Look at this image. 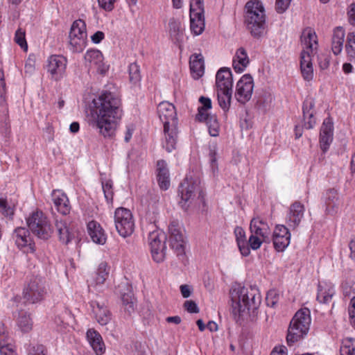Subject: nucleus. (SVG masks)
Segmentation results:
<instances>
[{
	"instance_id": "1",
	"label": "nucleus",
	"mask_w": 355,
	"mask_h": 355,
	"mask_svg": "<svg viewBox=\"0 0 355 355\" xmlns=\"http://www.w3.org/2000/svg\"><path fill=\"white\" fill-rule=\"evenodd\" d=\"M91 110L92 125L104 138L112 139L123 114L121 99L109 92L93 101Z\"/></svg>"
},
{
	"instance_id": "2",
	"label": "nucleus",
	"mask_w": 355,
	"mask_h": 355,
	"mask_svg": "<svg viewBox=\"0 0 355 355\" xmlns=\"http://www.w3.org/2000/svg\"><path fill=\"white\" fill-rule=\"evenodd\" d=\"M232 313L239 325L256 320L261 304L259 290L254 286H237L230 291Z\"/></svg>"
},
{
	"instance_id": "3",
	"label": "nucleus",
	"mask_w": 355,
	"mask_h": 355,
	"mask_svg": "<svg viewBox=\"0 0 355 355\" xmlns=\"http://www.w3.org/2000/svg\"><path fill=\"white\" fill-rule=\"evenodd\" d=\"M157 113L164 124L165 141L163 146L170 153L175 148L178 140V118L175 107L172 103L163 101L157 106Z\"/></svg>"
},
{
	"instance_id": "4",
	"label": "nucleus",
	"mask_w": 355,
	"mask_h": 355,
	"mask_svg": "<svg viewBox=\"0 0 355 355\" xmlns=\"http://www.w3.org/2000/svg\"><path fill=\"white\" fill-rule=\"evenodd\" d=\"M245 22L248 29L254 37L263 33L266 26L265 8L258 0H250L245 6Z\"/></svg>"
},
{
	"instance_id": "5",
	"label": "nucleus",
	"mask_w": 355,
	"mask_h": 355,
	"mask_svg": "<svg viewBox=\"0 0 355 355\" xmlns=\"http://www.w3.org/2000/svg\"><path fill=\"white\" fill-rule=\"evenodd\" d=\"M311 321V312L309 309L302 308L296 312L288 329L286 340L289 345L306 335Z\"/></svg>"
},
{
	"instance_id": "6",
	"label": "nucleus",
	"mask_w": 355,
	"mask_h": 355,
	"mask_svg": "<svg viewBox=\"0 0 355 355\" xmlns=\"http://www.w3.org/2000/svg\"><path fill=\"white\" fill-rule=\"evenodd\" d=\"M29 230L39 239L47 240L53 233V228L46 215L39 210L32 212L26 218Z\"/></svg>"
},
{
	"instance_id": "7",
	"label": "nucleus",
	"mask_w": 355,
	"mask_h": 355,
	"mask_svg": "<svg viewBox=\"0 0 355 355\" xmlns=\"http://www.w3.org/2000/svg\"><path fill=\"white\" fill-rule=\"evenodd\" d=\"M47 294L45 280L40 276H31L23 290V297L26 302L36 304L42 301Z\"/></svg>"
},
{
	"instance_id": "8",
	"label": "nucleus",
	"mask_w": 355,
	"mask_h": 355,
	"mask_svg": "<svg viewBox=\"0 0 355 355\" xmlns=\"http://www.w3.org/2000/svg\"><path fill=\"white\" fill-rule=\"evenodd\" d=\"M114 224L119 234L123 238L131 236L135 231V219L128 209L119 207L115 210Z\"/></svg>"
},
{
	"instance_id": "9",
	"label": "nucleus",
	"mask_w": 355,
	"mask_h": 355,
	"mask_svg": "<svg viewBox=\"0 0 355 355\" xmlns=\"http://www.w3.org/2000/svg\"><path fill=\"white\" fill-rule=\"evenodd\" d=\"M178 191L182 200L180 203L184 209H187L189 206L186 205V204L188 202H191L197 193H198V198H200L202 200L204 198L205 194L200 180H194L191 178H189V176H187L180 184Z\"/></svg>"
},
{
	"instance_id": "10",
	"label": "nucleus",
	"mask_w": 355,
	"mask_h": 355,
	"mask_svg": "<svg viewBox=\"0 0 355 355\" xmlns=\"http://www.w3.org/2000/svg\"><path fill=\"white\" fill-rule=\"evenodd\" d=\"M69 44L74 52H81L86 46V24L83 20L73 21L69 33Z\"/></svg>"
},
{
	"instance_id": "11",
	"label": "nucleus",
	"mask_w": 355,
	"mask_h": 355,
	"mask_svg": "<svg viewBox=\"0 0 355 355\" xmlns=\"http://www.w3.org/2000/svg\"><path fill=\"white\" fill-rule=\"evenodd\" d=\"M166 236L162 232L153 231L149 234L148 241L153 260L157 263L162 262L165 257Z\"/></svg>"
},
{
	"instance_id": "12",
	"label": "nucleus",
	"mask_w": 355,
	"mask_h": 355,
	"mask_svg": "<svg viewBox=\"0 0 355 355\" xmlns=\"http://www.w3.org/2000/svg\"><path fill=\"white\" fill-rule=\"evenodd\" d=\"M170 247L173 250L180 259H184L185 255V242L179 225L171 223L168 226Z\"/></svg>"
},
{
	"instance_id": "13",
	"label": "nucleus",
	"mask_w": 355,
	"mask_h": 355,
	"mask_svg": "<svg viewBox=\"0 0 355 355\" xmlns=\"http://www.w3.org/2000/svg\"><path fill=\"white\" fill-rule=\"evenodd\" d=\"M67 60L62 55H53L48 58L46 69L51 78L58 81L63 78L66 72Z\"/></svg>"
},
{
	"instance_id": "14",
	"label": "nucleus",
	"mask_w": 355,
	"mask_h": 355,
	"mask_svg": "<svg viewBox=\"0 0 355 355\" xmlns=\"http://www.w3.org/2000/svg\"><path fill=\"white\" fill-rule=\"evenodd\" d=\"M253 80L251 76L245 74L236 84L235 96L237 101L241 103L248 101L252 94Z\"/></svg>"
},
{
	"instance_id": "15",
	"label": "nucleus",
	"mask_w": 355,
	"mask_h": 355,
	"mask_svg": "<svg viewBox=\"0 0 355 355\" xmlns=\"http://www.w3.org/2000/svg\"><path fill=\"white\" fill-rule=\"evenodd\" d=\"M15 243L19 248L25 253H33L35 250V243L28 230L24 227H18L14 232Z\"/></svg>"
},
{
	"instance_id": "16",
	"label": "nucleus",
	"mask_w": 355,
	"mask_h": 355,
	"mask_svg": "<svg viewBox=\"0 0 355 355\" xmlns=\"http://www.w3.org/2000/svg\"><path fill=\"white\" fill-rule=\"evenodd\" d=\"M85 60L89 67L94 68L100 73L107 71V67L103 62V55L99 50H88L85 55Z\"/></svg>"
},
{
	"instance_id": "17",
	"label": "nucleus",
	"mask_w": 355,
	"mask_h": 355,
	"mask_svg": "<svg viewBox=\"0 0 355 355\" xmlns=\"http://www.w3.org/2000/svg\"><path fill=\"white\" fill-rule=\"evenodd\" d=\"M291 234L286 227L278 225L273 232V245L277 252H283L290 243Z\"/></svg>"
},
{
	"instance_id": "18",
	"label": "nucleus",
	"mask_w": 355,
	"mask_h": 355,
	"mask_svg": "<svg viewBox=\"0 0 355 355\" xmlns=\"http://www.w3.org/2000/svg\"><path fill=\"white\" fill-rule=\"evenodd\" d=\"M91 307L96 320L101 325H106L112 320V313L103 302L92 301Z\"/></svg>"
},
{
	"instance_id": "19",
	"label": "nucleus",
	"mask_w": 355,
	"mask_h": 355,
	"mask_svg": "<svg viewBox=\"0 0 355 355\" xmlns=\"http://www.w3.org/2000/svg\"><path fill=\"white\" fill-rule=\"evenodd\" d=\"M333 140V123L329 118L324 120L320 128V144L322 150L325 153Z\"/></svg>"
},
{
	"instance_id": "20",
	"label": "nucleus",
	"mask_w": 355,
	"mask_h": 355,
	"mask_svg": "<svg viewBox=\"0 0 355 355\" xmlns=\"http://www.w3.org/2000/svg\"><path fill=\"white\" fill-rule=\"evenodd\" d=\"M52 201L58 210L62 215H67L71 211V205L67 195L60 190H54L51 193Z\"/></svg>"
},
{
	"instance_id": "21",
	"label": "nucleus",
	"mask_w": 355,
	"mask_h": 355,
	"mask_svg": "<svg viewBox=\"0 0 355 355\" xmlns=\"http://www.w3.org/2000/svg\"><path fill=\"white\" fill-rule=\"evenodd\" d=\"M87 339L96 355H102L105 352V345L101 335L94 329H89L86 333Z\"/></svg>"
},
{
	"instance_id": "22",
	"label": "nucleus",
	"mask_w": 355,
	"mask_h": 355,
	"mask_svg": "<svg viewBox=\"0 0 355 355\" xmlns=\"http://www.w3.org/2000/svg\"><path fill=\"white\" fill-rule=\"evenodd\" d=\"M300 69L302 77L306 81H310L313 78L312 60L309 51L302 50L300 55Z\"/></svg>"
},
{
	"instance_id": "23",
	"label": "nucleus",
	"mask_w": 355,
	"mask_h": 355,
	"mask_svg": "<svg viewBox=\"0 0 355 355\" xmlns=\"http://www.w3.org/2000/svg\"><path fill=\"white\" fill-rule=\"evenodd\" d=\"M217 90L232 89L233 81L232 72L228 68L220 69L216 76Z\"/></svg>"
},
{
	"instance_id": "24",
	"label": "nucleus",
	"mask_w": 355,
	"mask_h": 355,
	"mask_svg": "<svg viewBox=\"0 0 355 355\" xmlns=\"http://www.w3.org/2000/svg\"><path fill=\"white\" fill-rule=\"evenodd\" d=\"M157 178L160 189L167 190L170 187L169 171L166 162L163 159L157 162Z\"/></svg>"
},
{
	"instance_id": "25",
	"label": "nucleus",
	"mask_w": 355,
	"mask_h": 355,
	"mask_svg": "<svg viewBox=\"0 0 355 355\" xmlns=\"http://www.w3.org/2000/svg\"><path fill=\"white\" fill-rule=\"evenodd\" d=\"M304 206L300 202H295L291 205L288 215V220L291 227L295 228L299 225L304 217Z\"/></svg>"
},
{
	"instance_id": "26",
	"label": "nucleus",
	"mask_w": 355,
	"mask_h": 355,
	"mask_svg": "<svg viewBox=\"0 0 355 355\" xmlns=\"http://www.w3.org/2000/svg\"><path fill=\"white\" fill-rule=\"evenodd\" d=\"M87 231L92 240L98 244L103 245L107 239L105 231L101 225L95 220L87 223Z\"/></svg>"
},
{
	"instance_id": "27",
	"label": "nucleus",
	"mask_w": 355,
	"mask_h": 355,
	"mask_svg": "<svg viewBox=\"0 0 355 355\" xmlns=\"http://www.w3.org/2000/svg\"><path fill=\"white\" fill-rule=\"evenodd\" d=\"M314 105V101L311 98L306 99L303 103L304 126L306 129H312L316 123V119L313 111Z\"/></svg>"
},
{
	"instance_id": "28",
	"label": "nucleus",
	"mask_w": 355,
	"mask_h": 355,
	"mask_svg": "<svg viewBox=\"0 0 355 355\" xmlns=\"http://www.w3.org/2000/svg\"><path fill=\"white\" fill-rule=\"evenodd\" d=\"M190 70L193 78H200L205 71L204 60L201 54L195 53L190 57Z\"/></svg>"
},
{
	"instance_id": "29",
	"label": "nucleus",
	"mask_w": 355,
	"mask_h": 355,
	"mask_svg": "<svg viewBox=\"0 0 355 355\" xmlns=\"http://www.w3.org/2000/svg\"><path fill=\"white\" fill-rule=\"evenodd\" d=\"M249 64V58L244 48L237 49L233 59V67L236 72H242Z\"/></svg>"
},
{
	"instance_id": "30",
	"label": "nucleus",
	"mask_w": 355,
	"mask_h": 355,
	"mask_svg": "<svg viewBox=\"0 0 355 355\" xmlns=\"http://www.w3.org/2000/svg\"><path fill=\"white\" fill-rule=\"evenodd\" d=\"M345 33L343 27H336L334 31L331 41V49L334 55L340 54L343 48Z\"/></svg>"
},
{
	"instance_id": "31",
	"label": "nucleus",
	"mask_w": 355,
	"mask_h": 355,
	"mask_svg": "<svg viewBox=\"0 0 355 355\" xmlns=\"http://www.w3.org/2000/svg\"><path fill=\"white\" fill-rule=\"evenodd\" d=\"M234 232L241 254L245 257L248 256L250 253V250L246 240V236L244 230L242 227L237 226L235 227Z\"/></svg>"
},
{
	"instance_id": "32",
	"label": "nucleus",
	"mask_w": 355,
	"mask_h": 355,
	"mask_svg": "<svg viewBox=\"0 0 355 355\" xmlns=\"http://www.w3.org/2000/svg\"><path fill=\"white\" fill-rule=\"evenodd\" d=\"M334 293L335 291L333 286L327 285V284H320L318 286L317 300L320 303H329L331 300Z\"/></svg>"
},
{
	"instance_id": "33",
	"label": "nucleus",
	"mask_w": 355,
	"mask_h": 355,
	"mask_svg": "<svg viewBox=\"0 0 355 355\" xmlns=\"http://www.w3.org/2000/svg\"><path fill=\"white\" fill-rule=\"evenodd\" d=\"M55 227L60 241L64 244H68L73 239V234L69 232L67 223L62 220H56Z\"/></svg>"
},
{
	"instance_id": "34",
	"label": "nucleus",
	"mask_w": 355,
	"mask_h": 355,
	"mask_svg": "<svg viewBox=\"0 0 355 355\" xmlns=\"http://www.w3.org/2000/svg\"><path fill=\"white\" fill-rule=\"evenodd\" d=\"M17 324L22 332H28L32 329L33 321L29 314L21 311L17 318Z\"/></svg>"
},
{
	"instance_id": "35",
	"label": "nucleus",
	"mask_w": 355,
	"mask_h": 355,
	"mask_svg": "<svg viewBox=\"0 0 355 355\" xmlns=\"http://www.w3.org/2000/svg\"><path fill=\"white\" fill-rule=\"evenodd\" d=\"M232 89L217 90L218 101L220 107L225 111H227L230 107Z\"/></svg>"
},
{
	"instance_id": "36",
	"label": "nucleus",
	"mask_w": 355,
	"mask_h": 355,
	"mask_svg": "<svg viewBox=\"0 0 355 355\" xmlns=\"http://www.w3.org/2000/svg\"><path fill=\"white\" fill-rule=\"evenodd\" d=\"M316 37L315 33L311 30H306L303 32L301 40L304 48L306 49L305 51H309L310 53L312 52L313 45L317 44Z\"/></svg>"
},
{
	"instance_id": "37",
	"label": "nucleus",
	"mask_w": 355,
	"mask_h": 355,
	"mask_svg": "<svg viewBox=\"0 0 355 355\" xmlns=\"http://www.w3.org/2000/svg\"><path fill=\"white\" fill-rule=\"evenodd\" d=\"M191 30L196 35H200L205 28L204 15H190Z\"/></svg>"
},
{
	"instance_id": "38",
	"label": "nucleus",
	"mask_w": 355,
	"mask_h": 355,
	"mask_svg": "<svg viewBox=\"0 0 355 355\" xmlns=\"http://www.w3.org/2000/svg\"><path fill=\"white\" fill-rule=\"evenodd\" d=\"M266 223L263 219L259 217L253 218L251 220L250 229L252 234L255 235H261V237H264V227Z\"/></svg>"
},
{
	"instance_id": "39",
	"label": "nucleus",
	"mask_w": 355,
	"mask_h": 355,
	"mask_svg": "<svg viewBox=\"0 0 355 355\" xmlns=\"http://www.w3.org/2000/svg\"><path fill=\"white\" fill-rule=\"evenodd\" d=\"M338 193L337 191L331 189L327 191L325 197V202L327 205V211L330 213L334 211V208L336 205L338 201Z\"/></svg>"
},
{
	"instance_id": "40",
	"label": "nucleus",
	"mask_w": 355,
	"mask_h": 355,
	"mask_svg": "<svg viewBox=\"0 0 355 355\" xmlns=\"http://www.w3.org/2000/svg\"><path fill=\"white\" fill-rule=\"evenodd\" d=\"M109 275V268L105 261L101 262L98 267L95 278L96 284H102L105 282Z\"/></svg>"
},
{
	"instance_id": "41",
	"label": "nucleus",
	"mask_w": 355,
	"mask_h": 355,
	"mask_svg": "<svg viewBox=\"0 0 355 355\" xmlns=\"http://www.w3.org/2000/svg\"><path fill=\"white\" fill-rule=\"evenodd\" d=\"M340 355H355V339L347 338L343 340Z\"/></svg>"
},
{
	"instance_id": "42",
	"label": "nucleus",
	"mask_w": 355,
	"mask_h": 355,
	"mask_svg": "<svg viewBox=\"0 0 355 355\" xmlns=\"http://www.w3.org/2000/svg\"><path fill=\"white\" fill-rule=\"evenodd\" d=\"M345 50L349 57L355 58V33H349L347 35Z\"/></svg>"
},
{
	"instance_id": "43",
	"label": "nucleus",
	"mask_w": 355,
	"mask_h": 355,
	"mask_svg": "<svg viewBox=\"0 0 355 355\" xmlns=\"http://www.w3.org/2000/svg\"><path fill=\"white\" fill-rule=\"evenodd\" d=\"M204 0L190 1V15H204Z\"/></svg>"
},
{
	"instance_id": "44",
	"label": "nucleus",
	"mask_w": 355,
	"mask_h": 355,
	"mask_svg": "<svg viewBox=\"0 0 355 355\" xmlns=\"http://www.w3.org/2000/svg\"><path fill=\"white\" fill-rule=\"evenodd\" d=\"M0 213L9 218H12L15 214V208L13 206L8 205L6 199L0 198Z\"/></svg>"
},
{
	"instance_id": "45",
	"label": "nucleus",
	"mask_w": 355,
	"mask_h": 355,
	"mask_svg": "<svg viewBox=\"0 0 355 355\" xmlns=\"http://www.w3.org/2000/svg\"><path fill=\"white\" fill-rule=\"evenodd\" d=\"M121 300L123 305L125 306V309L128 313H131L134 311L135 298L131 292L122 294Z\"/></svg>"
},
{
	"instance_id": "46",
	"label": "nucleus",
	"mask_w": 355,
	"mask_h": 355,
	"mask_svg": "<svg viewBox=\"0 0 355 355\" xmlns=\"http://www.w3.org/2000/svg\"><path fill=\"white\" fill-rule=\"evenodd\" d=\"M130 80L133 83H139L141 80L139 66L136 63H131L129 66Z\"/></svg>"
},
{
	"instance_id": "47",
	"label": "nucleus",
	"mask_w": 355,
	"mask_h": 355,
	"mask_svg": "<svg viewBox=\"0 0 355 355\" xmlns=\"http://www.w3.org/2000/svg\"><path fill=\"white\" fill-rule=\"evenodd\" d=\"M209 129V132L211 136L216 137L219 134V124L215 116H210L209 119L205 121Z\"/></svg>"
},
{
	"instance_id": "48",
	"label": "nucleus",
	"mask_w": 355,
	"mask_h": 355,
	"mask_svg": "<svg viewBox=\"0 0 355 355\" xmlns=\"http://www.w3.org/2000/svg\"><path fill=\"white\" fill-rule=\"evenodd\" d=\"M27 355H47V349L42 344H32L27 348Z\"/></svg>"
},
{
	"instance_id": "49",
	"label": "nucleus",
	"mask_w": 355,
	"mask_h": 355,
	"mask_svg": "<svg viewBox=\"0 0 355 355\" xmlns=\"http://www.w3.org/2000/svg\"><path fill=\"white\" fill-rule=\"evenodd\" d=\"M15 41L21 49L27 50L28 45L25 38V31L21 28H18L15 33Z\"/></svg>"
},
{
	"instance_id": "50",
	"label": "nucleus",
	"mask_w": 355,
	"mask_h": 355,
	"mask_svg": "<svg viewBox=\"0 0 355 355\" xmlns=\"http://www.w3.org/2000/svg\"><path fill=\"white\" fill-rule=\"evenodd\" d=\"M10 344H14L13 339L9 335L8 330L2 325V329H0V347L8 346Z\"/></svg>"
},
{
	"instance_id": "51",
	"label": "nucleus",
	"mask_w": 355,
	"mask_h": 355,
	"mask_svg": "<svg viewBox=\"0 0 355 355\" xmlns=\"http://www.w3.org/2000/svg\"><path fill=\"white\" fill-rule=\"evenodd\" d=\"M261 238V235H255L254 234L251 233L249 240L247 241L249 248L252 250H257L259 248L262 243Z\"/></svg>"
},
{
	"instance_id": "52",
	"label": "nucleus",
	"mask_w": 355,
	"mask_h": 355,
	"mask_svg": "<svg viewBox=\"0 0 355 355\" xmlns=\"http://www.w3.org/2000/svg\"><path fill=\"white\" fill-rule=\"evenodd\" d=\"M331 55L329 53H321L318 55V64L322 70L327 69L330 63Z\"/></svg>"
},
{
	"instance_id": "53",
	"label": "nucleus",
	"mask_w": 355,
	"mask_h": 355,
	"mask_svg": "<svg viewBox=\"0 0 355 355\" xmlns=\"http://www.w3.org/2000/svg\"><path fill=\"white\" fill-rule=\"evenodd\" d=\"M103 191L107 202H112L113 199V191L112 184L109 182L103 184Z\"/></svg>"
},
{
	"instance_id": "54",
	"label": "nucleus",
	"mask_w": 355,
	"mask_h": 355,
	"mask_svg": "<svg viewBox=\"0 0 355 355\" xmlns=\"http://www.w3.org/2000/svg\"><path fill=\"white\" fill-rule=\"evenodd\" d=\"M291 0H276L275 9L278 13H284L289 7Z\"/></svg>"
},
{
	"instance_id": "55",
	"label": "nucleus",
	"mask_w": 355,
	"mask_h": 355,
	"mask_svg": "<svg viewBox=\"0 0 355 355\" xmlns=\"http://www.w3.org/2000/svg\"><path fill=\"white\" fill-rule=\"evenodd\" d=\"M1 355H18L16 352L15 344H10L8 346H1L0 347Z\"/></svg>"
},
{
	"instance_id": "56",
	"label": "nucleus",
	"mask_w": 355,
	"mask_h": 355,
	"mask_svg": "<svg viewBox=\"0 0 355 355\" xmlns=\"http://www.w3.org/2000/svg\"><path fill=\"white\" fill-rule=\"evenodd\" d=\"M208 110H209L198 107V114H196V119L200 122L207 121L210 116H212V115L209 114Z\"/></svg>"
},
{
	"instance_id": "57",
	"label": "nucleus",
	"mask_w": 355,
	"mask_h": 355,
	"mask_svg": "<svg viewBox=\"0 0 355 355\" xmlns=\"http://www.w3.org/2000/svg\"><path fill=\"white\" fill-rule=\"evenodd\" d=\"M184 306L185 309L191 313H196L199 312V308L198 307L197 304L193 300H187L184 303Z\"/></svg>"
},
{
	"instance_id": "58",
	"label": "nucleus",
	"mask_w": 355,
	"mask_h": 355,
	"mask_svg": "<svg viewBox=\"0 0 355 355\" xmlns=\"http://www.w3.org/2000/svg\"><path fill=\"white\" fill-rule=\"evenodd\" d=\"M209 159L211 168L213 171V173H215V171L218 170V165L216 162V152L215 148L210 149L209 150Z\"/></svg>"
},
{
	"instance_id": "59",
	"label": "nucleus",
	"mask_w": 355,
	"mask_h": 355,
	"mask_svg": "<svg viewBox=\"0 0 355 355\" xmlns=\"http://www.w3.org/2000/svg\"><path fill=\"white\" fill-rule=\"evenodd\" d=\"M99 6L107 11H111L114 8L116 0H98Z\"/></svg>"
},
{
	"instance_id": "60",
	"label": "nucleus",
	"mask_w": 355,
	"mask_h": 355,
	"mask_svg": "<svg viewBox=\"0 0 355 355\" xmlns=\"http://www.w3.org/2000/svg\"><path fill=\"white\" fill-rule=\"evenodd\" d=\"M5 86L3 72L0 69V103L4 101L3 95L5 94Z\"/></svg>"
},
{
	"instance_id": "61",
	"label": "nucleus",
	"mask_w": 355,
	"mask_h": 355,
	"mask_svg": "<svg viewBox=\"0 0 355 355\" xmlns=\"http://www.w3.org/2000/svg\"><path fill=\"white\" fill-rule=\"evenodd\" d=\"M199 101L202 105L200 107V108H203L205 110H210L211 108V101L210 98L205 96H201L199 98Z\"/></svg>"
},
{
	"instance_id": "62",
	"label": "nucleus",
	"mask_w": 355,
	"mask_h": 355,
	"mask_svg": "<svg viewBox=\"0 0 355 355\" xmlns=\"http://www.w3.org/2000/svg\"><path fill=\"white\" fill-rule=\"evenodd\" d=\"M347 14H348L349 23L352 25L355 26V3L351 4Z\"/></svg>"
},
{
	"instance_id": "63",
	"label": "nucleus",
	"mask_w": 355,
	"mask_h": 355,
	"mask_svg": "<svg viewBox=\"0 0 355 355\" xmlns=\"http://www.w3.org/2000/svg\"><path fill=\"white\" fill-rule=\"evenodd\" d=\"M270 355H287L286 347L283 345L276 346L271 352Z\"/></svg>"
},
{
	"instance_id": "64",
	"label": "nucleus",
	"mask_w": 355,
	"mask_h": 355,
	"mask_svg": "<svg viewBox=\"0 0 355 355\" xmlns=\"http://www.w3.org/2000/svg\"><path fill=\"white\" fill-rule=\"evenodd\" d=\"M104 37L105 35L102 31H97L91 37V39L94 44H98Z\"/></svg>"
}]
</instances>
